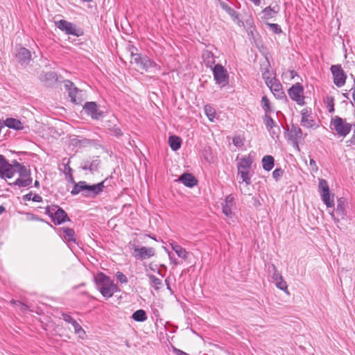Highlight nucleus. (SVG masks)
Returning <instances> with one entry per match:
<instances>
[{"label":"nucleus","instance_id":"obj_1","mask_svg":"<svg viewBox=\"0 0 355 355\" xmlns=\"http://www.w3.org/2000/svg\"><path fill=\"white\" fill-rule=\"evenodd\" d=\"M105 182L103 181L96 184H88L85 181H80L75 184L73 187L71 194L77 195L81 193L84 196L86 197H95L103 191L105 188Z\"/></svg>","mask_w":355,"mask_h":355},{"label":"nucleus","instance_id":"obj_2","mask_svg":"<svg viewBox=\"0 0 355 355\" xmlns=\"http://www.w3.org/2000/svg\"><path fill=\"white\" fill-rule=\"evenodd\" d=\"M95 282L98 290L106 298L111 297L118 291L117 285L114 284L109 277L103 273H98L96 275Z\"/></svg>","mask_w":355,"mask_h":355},{"label":"nucleus","instance_id":"obj_3","mask_svg":"<svg viewBox=\"0 0 355 355\" xmlns=\"http://www.w3.org/2000/svg\"><path fill=\"white\" fill-rule=\"evenodd\" d=\"M12 171V177L15 174L17 173L19 178L12 183H10V185L17 186L19 187H26L30 185L32 182V178H31V173L26 166L21 165L17 162H15V166Z\"/></svg>","mask_w":355,"mask_h":355},{"label":"nucleus","instance_id":"obj_4","mask_svg":"<svg viewBox=\"0 0 355 355\" xmlns=\"http://www.w3.org/2000/svg\"><path fill=\"white\" fill-rule=\"evenodd\" d=\"M130 62L135 64L139 69L148 71H159V67L157 64L150 60L147 56H142L141 54L130 52Z\"/></svg>","mask_w":355,"mask_h":355},{"label":"nucleus","instance_id":"obj_5","mask_svg":"<svg viewBox=\"0 0 355 355\" xmlns=\"http://www.w3.org/2000/svg\"><path fill=\"white\" fill-rule=\"evenodd\" d=\"M331 125L333 126V128L336 130V133L339 136L343 137L348 135L352 129V125L350 123H347L345 121L338 116H336L334 119H332Z\"/></svg>","mask_w":355,"mask_h":355},{"label":"nucleus","instance_id":"obj_6","mask_svg":"<svg viewBox=\"0 0 355 355\" xmlns=\"http://www.w3.org/2000/svg\"><path fill=\"white\" fill-rule=\"evenodd\" d=\"M212 70L216 83L221 87L225 86L228 83V74L226 69L221 64H216Z\"/></svg>","mask_w":355,"mask_h":355},{"label":"nucleus","instance_id":"obj_7","mask_svg":"<svg viewBox=\"0 0 355 355\" xmlns=\"http://www.w3.org/2000/svg\"><path fill=\"white\" fill-rule=\"evenodd\" d=\"M331 71L334 78V83L338 87H343L346 82L347 76L340 64L331 67Z\"/></svg>","mask_w":355,"mask_h":355},{"label":"nucleus","instance_id":"obj_8","mask_svg":"<svg viewBox=\"0 0 355 355\" xmlns=\"http://www.w3.org/2000/svg\"><path fill=\"white\" fill-rule=\"evenodd\" d=\"M15 166V162L14 164H9L4 157L0 155V177L2 179H10L12 178V171Z\"/></svg>","mask_w":355,"mask_h":355},{"label":"nucleus","instance_id":"obj_9","mask_svg":"<svg viewBox=\"0 0 355 355\" xmlns=\"http://www.w3.org/2000/svg\"><path fill=\"white\" fill-rule=\"evenodd\" d=\"M133 250V256L139 259H149L153 257L155 254V250L153 248L139 247L137 245H134Z\"/></svg>","mask_w":355,"mask_h":355},{"label":"nucleus","instance_id":"obj_10","mask_svg":"<svg viewBox=\"0 0 355 355\" xmlns=\"http://www.w3.org/2000/svg\"><path fill=\"white\" fill-rule=\"evenodd\" d=\"M65 87L69 89V96L71 101L76 104L81 103L83 101V92L73 87V83L70 81H67Z\"/></svg>","mask_w":355,"mask_h":355},{"label":"nucleus","instance_id":"obj_11","mask_svg":"<svg viewBox=\"0 0 355 355\" xmlns=\"http://www.w3.org/2000/svg\"><path fill=\"white\" fill-rule=\"evenodd\" d=\"M288 95L291 99L296 101L299 105L304 104L303 88L298 83L293 85L288 90Z\"/></svg>","mask_w":355,"mask_h":355},{"label":"nucleus","instance_id":"obj_12","mask_svg":"<svg viewBox=\"0 0 355 355\" xmlns=\"http://www.w3.org/2000/svg\"><path fill=\"white\" fill-rule=\"evenodd\" d=\"M86 113L93 119H99L103 116V112L101 111L95 102H87L83 107Z\"/></svg>","mask_w":355,"mask_h":355},{"label":"nucleus","instance_id":"obj_13","mask_svg":"<svg viewBox=\"0 0 355 355\" xmlns=\"http://www.w3.org/2000/svg\"><path fill=\"white\" fill-rule=\"evenodd\" d=\"M55 24L57 28L64 31L68 35H78L76 33V26L72 23L61 19L60 21H55Z\"/></svg>","mask_w":355,"mask_h":355},{"label":"nucleus","instance_id":"obj_14","mask_svg":"<svg viewBox=\"0 0 355 355\" xmlns=\"http://www.w3.org/2000/svg\"><path fill=\"white\" fill-rule=\"evenodd\" d=\"M321 196H322V201L324 202V204L327 205V207L334 208V196H332V198H331L329 191L325 192L324 193H322ZM329 214L331 215V217L334 220L335 223H339V219L335 216L334 209L329 210Z\"/></svg>","mask_w":355,"mask_h":355},{"label":"nucleus","instance_id":"obj_15","mask_svg":"<svg viewBox=\"0 0 355 355\" xmlns=\"http://www.w3.org/2000/svg\"><path fill=\"white\" fill-rule=\"evenodd\" d=\"M301 124L303 127L306 128H313L315 125V121L311 114V111L306 108L301 111Z\"/></svg>","mask_w":355,"mask_h":355},{"label":"nucleus","instance_id":"obj_16","mask_svg":"<svg viewBox=\"0 0 355 355\" xmlns=\"http://www.w3.org/2000/svg\"><path fill=\"white\" fill-rule=\"evenodd\" d=\"M31 52L24 47H20L16 55V58L21 64H28L31 60Z\"/></svg>","mask_w":355,"mask_h":355},{"label":"nucleus","instance_id":"obj_17","mask_svg":"<svg viewBox=\"0 0 355 355\" xmlns=\"http://www.w3.org/2000/svg\"><path fill=\"white\" fill-rule=\"evenodd\" d=\"M234 197L230 195L226 198L225 203L223 204V212L226 216L230 218H231L233 214L232 208L234 205Z\"/></svg>","mask_w":355,"mask_h":355},{"label":"nucleus","instance_id":"obj_18","mask_svg":"<svg viewBox=\"0 0 355 355\" xmlns=\"http://www.w3.org/2000/svg\"><path fill=\"white\" fill-rule=\"evenodd\" d=\"M268 87L270 88L274 96L277 98H282L284 97L285 95L283 92L282 85L277 80H273V83L270 84Z\"/></svg>","mask_w":355,"mask_h":355},{"label":"nucleus","instance_id":"obj_19","mask_svg":"<svg viewBox=\"0 0 355 355\" xmlns=\"http://www.w3.org/2000/svg\"><path fill=\"white\" fill-rule=\"evenodd\" d=\"M183 183L186 187H193L197 184V180L191 173H184L177 180Z\"/></svg>","mask_w":355,"mask_h":355},{"label":"nucleus","instance_id":"obj_20","mask_svg":"<svg viewBox=\"0 0 355 355\" xmlns=\"http://www.w3.org/2000/svg\"><path fill=\"white\" fill-rule=\"evenodd\" d=\"M54 215L53 216V220L55 223L61 224L66 220H69V218L67 216V213L61 208L56 207Z\"/></svg>","mask_w":355,"mask_h":355},{"label":"nucleus","instance_id":"obj_21","mask_svg":"<svg viewBox=\"0 0 355 355\" xmlns=\"http://www.w3.org/2000/svg\"><path fill=\"white\" fill-rule=\"evenodd\" d=\"M60 230H62L64 233L62 238L67 243L69 244L70 243L76 242L75 232L73 229L62 227L60 229Z\"/></svg>","mask_w":355,"mask_h":355},{"label":"nucleus","instance_id":"obj_22","mask_svg":"<svg viewBox=\"0 0 355 355\" xmlns=\"http://www.w3.org/2000/svg\"><path fill=\"white\" fill-rule=\"evenodd\" d=\"M171 246L180 258H182L184 260L188 259L189 253L184 248L175 242L171 243Z\"/></svg>","mask_w":355,"mask_h":355},{"label":"nucleus","instance_id":"obj_23","mask_svg":"<svg viewBox=\"0 0 355 355\" xmlns=\"http://www.w3.org/2000/svg\"><path fill=\"white\" fill-rule=\"evenodd\" d=\"M252 164V159L250 157H244L241 158L238 163L237 169L250 171Z\"/></svg>","mask_w":355,"mask_h":355},{"label":"nucleus","instance_id":"obj_24","mask_svg":"<svg viewBox=\"0 0 355 355\" xmlns=\"http://www.w3.org/2000/svg\"><path fill=\"white\" fill-rule=\"evenodd\" d=\"M4 124L9 128L15 130H21L23 128L21 122L19 120L13 118L7 119L4 121Z\"/></svg>","mask_w":355,"mask_h":355},{"label":"nucleus","instance_id":"obj_25","mask_svg":"<svg viewBox=\"0 0 355 355\" xmlns=\"http://www.w3.org/2000/svg\"><path fill=\"white\" fill-rule=\"evenodd\" d=\"M238 176L241 179V183H245L246 185H249L251 184V174L250 171H244V170H238Z\"/></svg>","mask_w":355,"mask_h":355},{"label":"nucleus","instance_id":"obj_26","mask_svg":"<svg viewBox=\"0 0 355 355\" xmlns=\"http://www.w3.org/2000/svg\"><path fill=\"white\" fill-rule=\"evenodd\" d=\"M262 166L264 170L269 171L274 166V158L271 155H266L262 158Z\"/></svg>","mask_w":355,"mask_h":355},{"label":"nucleus","instance_id":"obj_27","mask_svg":"<svg viewBox=\"0 0 355 355\" xmlns=\"http://www.w3.org/2000/svg\"><path fill=\"white\" fill-rule=\"evenodd\" d=\"M168 144L173 150H177L181 146V139L177 136H170L168 138Z\"/></svg>","mask_w":355,"mask_h":355},{"label":"nucleus","instance_id":"obj_28","mask_svg":"<svg viewBox=\"0 0 355 355\" xmlns=\"http://www.w3.org/2000/svg\"><path fill=\"white\" fill-rule=\"evenodd\" d=\"M336 211L342 218H344V216L346 215L345 204L343 198H339L338 200Z\"/></svg>","mask_w":355,"mask_h":355},{"label":"nucleus","instance_id":"obj_29","mask_svg":"<svg viewBox=\"0 0 355 355\" xmlns=\"http://www.w3.org/2000/svg\"><path fill=\"white\" fill-rule=\"evenodd\" d=\"M202 58L207 67H211V65L215 62L214 55L210 51H206L204 52L202 54Z\"/></svg>","mask_w":355,"mask_h":355},{"label":"nucleus","instance_id":"obj_30","mask_svg":"<svg viewBox=\"0 0 355 355\" xmlns=\"http://www.w3.org/2000/svg\"><path fill=\"white\" fill-rule=\"evenodd\" d=\"M134 320L137 322H144L146 320L147 316L145 311L139 309L136 311L132 315Z\"/></svg>","mask_w":355,"mask_h":355},{"label":"nucleus","instance_id":"obj_31","mask_svg":"<svg viewBox=\"0 0 355 355\" xmlns=\"http://www.w3.org/2000/svg\"><path fill=\"white\" fill-rule=\"evenodd\" d=\"M263 78L265 80V83L267 86H268L270 84L273 83V80H276V78L275 76L274 73L272 71H270L268 69L266 70L263 73Z\"/></svg>","mask_w":355,"mask_h":355},{"label":"nucleus","instance_id":"obj_32","mask_svg":"<svg viewBox=\"0 0 355 355\" xmlns=\"http://www.w3.org/2000/svg\"><path fill=\"white\" fill-rule=\"evenodd\" d=\"M100 164L99 159L93 160L89 164H85L82 168L83 170H89L90 172L94 173L98 170Z\"/></svg>","mask_w":355,"mask_h":355},{"label":"nucleus","instance_id":"obj_33","mask_svg":"<svg viewBox=\"0 0 355 355\" xmlns=\"http://www.w3.org/2000/svg\"><path fill=\"white\" fill-rule=\"evenodd\" d=\"M148 278H149L150 285L155 290H158L162 284V280L159 278L156 277L155 276H154L153 275H148Z\"/></svg>","mask_w":355,"mask_h":355},{"label":"nucleus","instance_id":"obj_34","mask_svg":"<svg viewBox=\"0 0 355 355\" xmlns=\"http://www.w3.org/2000/svg\"><path fill=\"white\" fill-rule=\"evenodd\" d=\"M268 272L271 274L272 281L280 279V277H282V275L277 271V268L274 264H271L268 266Z\"/></svg>","mask_w":355,"mask_h":355},{"label":"nucleus","instance_id":"obj_35","mask_svg":"<svg viewBox=\"0 0 355 355\" xmlns=\"http://www.w3.org/2000/svg\"><path fill=\"white\" fill-rule=\"evenodd\" d=\"M263 123L268 130L270 131V129L277 124V123L269 116V114H265L263 116Z\"/></svg>","mask_w":355,"mask_h":355},{"label":"nucleus","instance_id":"obj_36","mask_svg":"<svg viewBox=\"0 0 355 355\" xmlns=\"http://www.w3.org/2000/svg\"><path fill=\"white\" fill-rule=\"evenodd\" d=\"M205 112L210 121H214L215 118V110L210 105H206L204 107Z\"/></svg>","mask_w":355,"mask_h":355},{"label":"nucleus","instance_id":"obj_37","mask_svg":"<svg viewBox=\"0 0 355 355\" xmlns=\"http://www.w3.org/2000/svg\"><path fill=\"white\" fill-rule=\"evenodd\" d=\"M261 105H262V107H263V109L264 110V111L266 112L265 114H268V113L272 112V110H271V107H270V101L268 100V98L266 96L262 97Z\"/></svg>","mask_w":355,"mask_h":355},{"label":"nucleus","instance_id":"obj_38","mask_svg":"<svg viewBox=\"0 0 355 355\" xmlns=\"http://www.w3.org/2000/svg\"><path fill=\"white\" fill-rule=\"evenodd\" d=\"M328 111L330 113L334 112V98L332 96H327L324 99Z\"/></svg>","mask_w":355,"mask_h":355},{"label":"nucleus","instance_id":"obj_39","mask_svg":"<svg viewBox=\"0 0 355 355\" xmlns=\"http://www.w3.org/2000/svg\"><path fill=\"white\" fill-rule=\"evenodd\" d=\"M282 76L288 80H291L295 79V78L297 76V74L294 70H287L283 73Z\"/></svg>","mask_w":355,"mask_h":355},{"label":"nucleus","instance_id":"obj_40","mask_svg":"<svg viewBox=\"0 0 355 355\" xmlns=\"http://www.w3.org/2000/svg\"><path fill=\"white\" fill-rule=\"evenodd\" d=\"M277 12L270 8H266L263 10V17L266 19H270L275 16Z\"/></svg>","mask_w":355,"mask_h":355},{"label":"nucleus","instance_id":"obj_41","mask_svg":"<svg viewBox=\"0 0 355 355\" xmlns=\"http://www.w3.org/2000/svg\"><path fill=\"white\" fill-rule=\"evenodd\" d=\"M319 189L321 191L322 193H324L325 192L329 191V185L327 182L325 180H320L319 182Z\"/></svg>","mask_w":355,"mask_h":355},{"label":"nucleus","instance_id":"obj_42","mask_svg":"<svg viewBox=\"0 0 355 355\" xmlns=\"http://www.w3.org/2000/svg\"><path fill=\"white\" fill-rule=\"evenodd\" d=\"M269 132L272 138L278 137L279 135L280 134L279 126L277 124L275 125L272 128L270 129Z\"/></svg>","mask_w":355,"mask_h":355},{"label":"nucleus","instance_id":"obj_43","mask_svg":"<svg viewBox=\"0 0 355 355\" xmlns=\"http://www.w3.org/2000/svg\"><path fill=\"white\" fill-rule=\"evenodd\" d=\"M267 25L269 26L270 29L275 33H279L282 31L279 26L277 24L268 23Z\"/></svg>","mask_w":355,"mask_h":355},{"label":"nucleus","instance_id":"obj_44","mask_svg":"<svg viewBox=\"0 0 355 355\" xmlns=\"http://www.w3.org/2000/svg\"><path fill=\"white\" fill-rule=\"evenodd\" d=\"M283 170L281 168H276L272 172V177L275 179L276 181H277L283 175Z\"/></svg>","mask_w":355,"mask_h":355},{"label":"nucleus","instance_id":"obj_45","mask_svg":"<svg viewBox=\"0 0 355 355\" xmlns=\"http://www.w3.org/2000/svg\"><path fill=\"white\" fill-rule=\"evenodd\" d=\"M116 276L117 279L123 284L128 282V279L125 275H123L121 272H117L116 273Z\"/></svg>","mask_w":355,"mask_h":355},{"label":"nucleus","instance_id":"obj_46","mask_svg":"<svg viewBox=\"0 0 355 355\" xmlns=\"http://www.w3.org/2000/svg\"><path fill=\"white\" fill-rule=\"evenodd\" d=\"M11 303L12 304H19V307L20 309V310L23 312H25L28 310V306L22 302H21L20 301H17V300H12L11 301Z\"/></svg>","mask_w":355,"mask_h":355},{"label":"nucleus","instance_id":"obj_47","mask_svg":"<svg viewBox=\"0 0 355 355\" xmlns=\"http://www.w3.org/2000/svg\"><path fill=\"white\" fill-rule=\"evenodd\" d=\"M74 332H75L76 334H77L78 336V337L80 338H81V339H84L85 338L86 333H85V330L82 328V327L78 328Z\"/></svg>","mask_w":355,"mask_h":355},{"label":"nucleus","instance_id":"obj_48","mask_svg":"<svg viewBox=\"0 0 355 355\" xmlns=\"http://www.w3.org/2000/svg\"><path fill=\"white\" fill-rule=\"evenodd\" d=\"M74 332H75L76 334H77L78 336V337L80 338H81V339H84L85 338L86 333H85V330L82 328V327L78 328Z\"/></svg>","mask_w":355,"mask_h":355},{"label":"nucleus","instance_id":"obj_49","mask_svg":"<svg viewBox=\"0 0 355 355\" xmlns=\"http://www.w3.org/2000/svg\"><path fill=\"white\" fill-rule=\"evenodd\" d=\"M62 319L68 322V323H70V324H73V322H75L76 320L72 318L69 314L67 313H62Z\"/></svg>","mask_w":355,"mask_h":355},{"label":"nucleus","instance_id":"obj_50","mask_svg":"<svg viewBox=\"0 0 355 355\" xmlns=\"http://www.w3.org/2000/svg\"><path fill=\"white\" fill-rule=\"evenodd\" d=\"M233 144L236 146H241L243 145V141L241 137H236L233 139Z\"/></svg>","mask_w":355,"mask_h":355},{"label":"nucleus","instance_id":"obj_51","mask_svg":"<svg viewBox=\"0 0 355 355\" xmlns=\"http://www.w3.org/2000/svg\"><path fill=\"white\" fill-rule=\"evenodd\" d=\"M276 286L282 291H285L287 289V284L286 282H284V280L282 281L281 282L277 283V284H276Z\"/></svg>","mask_w":355,"mask_h":355},{"label":"nucleus","instance_id":"obj_52","mask_svg":"<svg viewBox=\"0 0 355 355\" xmlns=\"http://www.w3.org/2000/svg\"><path fill=\"white\" fill-rule=\"evenodd\" d=\"M291 131H292V132L295 133V135L297 137H301L302 135V132L300 128L295 127V128H293V129H292Z\"/></svg>","mask_w":355,"mask_h":355},{"label":"nucleus","instance_id":"obj_53","mask_svg":"<svg viewBox=\"0 0 355 355\" xmlns=\"http://www.w3.org/2000/svg\"><path fill=\"white\" fill-rule=\"evenodd\" d=\"M226 11L227 12V13L232 17V18H236L237 17V15H236V11L231 8H226Z\"/></svg>","mask_w":355,"mask_h":355},{"label":"nucleus","instance_id":"obj_54","mask_svg":"<svg viewBox=\"0 0 355 355\" xmlns=\"http://www.w3.org/2000/svg\"><path fill=\"white\" fill-rule=\"evenodd\" d=\"M32 200L34 202H42V198L37 194H35L32 198Z\"/></svg>","mask_w":355,"mask_h":355},{"label":"nucleus","instance_id":"obj_55","mask_svg":"<svg viewBox=\"0 0 355 355\" xmlns=\"http://www.w3.org/2000/svg\"><path fill=\"white\" fill-rule=\"evenodd\" d=\"M174 352L176 355H189L187 353L183 352L182 350L178 349H174Z\"/></svg>","mask_w":355,"mask_h":355},{"label":"nucleus","instance_id":"obj_56","mask_svg":"<svg viewBox=\"0 0 355 355\" xmlns=\"http://www.w3.org/2000/svg\"><path fill=\"white\" fill-rule=\"evenodd\" d=\"M310 165L313 167V169L315 171H318V167L316 166V163H315V162L313 159H310Z\"/></svg>","mask_w":355,"mask_h":355},{"label":"nucleus","instance_id":"obj_57","mask_svg":"<svg viewBox=\"0 0 355 355\" xmlns=\"http://www.w3.org/2000/svg\"><path fill=\"white\" fill-rule=\"evenodd\" d=\"M33 197H32V193H29L25 196H24V200H32Z\"/></svg>","mask_w":355,"mask_h":355},{"label":"nucleus","instance_id":"obj_58","mask_svg":"<svg viewBox=\"0 0 355 355\" xmlns=\"http://www.w3.org/2000/svg\"><path fill=\"white\" fill-rule=\"evenodd\" d=\"M71 325L74 329V331L81 327L76 321L73 322V324Z\"/></svg>","mask_w":355,"mask_h":355},{"label":"nucleus","instance_id":"obj_59","mask_svg":"<svg viewBox=\"0 0 355 355\" xmlns=\"http://www.w3.org/2000/svg\"><path fill=\"white\" fill-rule=\"evenodd\" d=\"M114 134H115L116 136L119 137V136H121L122 135V132H121V131L119 129H116L114 130Z\"/></svg>","mask_w":355,"mask_h":355},{"label":"nucleus","instance_id":"obj_60","mask_svg":"<svg viewBox=\"0 0 355 355\" xmlns=\"http://www.w3.org/2000/svg\"><path fill=\"white\" fill-rule=\"evenodd\" d=\"M351 91L352 92V98H353V100L354 101V103H355V86H354L352 89H351Z\"/></svg>","mask_w":355,"mask_h":355},{"label":"nucleus","instance_id":"obj_61","mask_svg":"<svg viewBox=\"0 0 355 355\" xmlns=\"http://www.w3.org/2000/svg\"><path fill=\"white\" fill-rule=\"evenodd\" d=\"M165 282H166V286H167V288H168L170 291H171V286H170V284H169V282H168V279H166L165 280Z\"/></svg>","mask_w":355,"mask_h":355},{"label":"nucleus","instance_id":"obj_62","mask_svg":"<svg viewBox=\"0 0 355 355\" xmlns=\"http://www.w3.org/2000/svg\"><path fill=\"white\" fill-rule=\"evenodd\" d=\"M250 1H252L257 6H259L261 2V0H250Z\"/></svg>","mask_w":355,"mask_h":355},{"label":"nucleus","instance_id":"obj_63","mask_svg":"<svg viewBox=\"0 0 355 355\" xmlns=\"http://www.w3.org/2000/svg\"><path fill=\"white\" fill-rule=\"evenodd\" d=\"M169 257H170V259L173 262L174 264L177 265L178 263V261L175 259H173L171 255L169 254Z\"/></svg>","mask_w":355,"mask_h":355},{"label":"nucleus","instance_id":"obj_64","mask_svg":"<svg viewBox=\"0 0 355 355\" xmlns=\"http://www.w3.org/2000/svg\"><path fill=\"white\" fill-rule=\"evenodd\" d=\"M5 211V208L2 205H0V214Z\"/></svg>","mask_w":355,"mask_h":355}]
</instances>
